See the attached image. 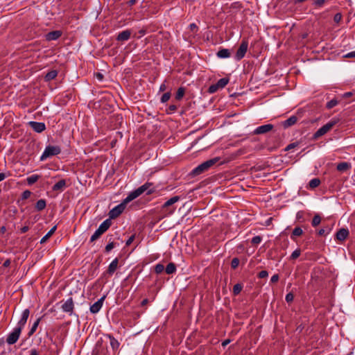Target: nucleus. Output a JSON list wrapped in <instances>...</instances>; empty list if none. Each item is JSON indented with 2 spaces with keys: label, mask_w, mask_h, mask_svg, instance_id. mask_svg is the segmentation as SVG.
<instances>
[{
  "label": "nucleus",
  "mask_w": 355,
  "mask_h": 355,
  "mask_svg": "<svg viewBox=\"0 0 355 355\" xmlns=\"http://www.w3.org/2000/svg\"><path fill=\"white\" fill-rule=\"evenodd\" d=\"M220 159V157H216L202 162V164H199L198 166L194 168L190 172L189 175L193 178L203 173L205 171H207L211 166L217 164L219 162Z\"/></svg>",
  "instance_id": "nucleus-1"
},
{
  "label": "nucleus",
  "mask_w": 355,
  "mask_h": 355,
  "mask_svg": "<svg viewBox=\"0 0 355 355\" xmlns=\"http://www.w3.org/2000/svg\"><path fill=\"white\" fill-rule=\"evenodd\" d=\"M340 119L334 118L330 120L327 123L320 128L313 135V139H317L322 135L328 132L336 123L339 122Z\"/></svg>",
  "instance_id": "nucleus-2"
},
{
  "label": "nucleus",
  "mask_w": 355,
  "mask_h": 355,
  "mask_svg": "<svg viewBox=\"0 0 355 355\" xmlns=\"http://www.w3.org/2000/svg\"><path fill=\"white\" fill-rule=\"evenodd\" d=\"M180 199V197L178 196H175L167 201H166L164 205L162 206V211L165 216L171 215L173 214L175 211V207H171V206L175 202H178Z\"/></svg>",
  "instance_id": "nucleus-3"
},
{
  "label": "nucleus",
  "mask_w": 355,
  "mask_h": 355,
  "mask_svg": "<svg viewBox=\"0 0 355 355\" xmlns=\"http://www.w3.org/2000/svg\"><path fill=\"white\" fill-rule=\"evenodd\" d=\"M61 153V148L58 146H46L42 155L40 157V161H44L47 158L58 155Z\"/></svg>",
  "instance_id": "nucleus-4"
},
{
  "label": "nucleus",
  "mask_w": 355,
  "mask_h": 355,
  "mask_svg": "<svg viewBox=\"0 0 355 355\" xmlns=\"http://www.w3.org/2000/svg\"><path fill=\"white\" fill-rule=\"evenodd\" d=\"M248 49V41L246 38H243L241 40L240 46H239L236 54L234 55V59L237 61L241 60L245 57V53H247Z\"/></svg>",
  "instance_id": "nucleus-5"
},
{
  "label": "nucleus",
  "mask_w": 355,
  "mask_h": 355,
  "mask_svg": "<svg viewBox=\"0 0 355 355\" xmlns=\"http://www.w3.org/2000/svg\"><path fill=\"white\" fill-rule=\"evenodd\" d=\"M92 355H109L107 347L102 339L98 340L92 350Z\"/></svg>",
  "instance_id": "nucleus-6"
},
{
  "label": "nucleus",
  "mask_w": 355,
  "mask_h": 355,
  "mask_svg": "<svg viewBox=\"0 0 355 355\" xmlns=\"http://www.w3.org/2000/svg\"><path fill=\"white\" fill-rule=\"evenodd\" d=\"M135 191L137 192V193L140 196L144 192H146V195H151L154 193L156 191V189L155 187H153V184L152 182H146L137 189Z\"/></svg>",
  "instance_id": "nucleus-7"
},
{
  "label": "nucleus",
  "mask_w": 355,
  "mask_h": 355,
  "mask_svg": "<svg viewBox=\"0 0 355 355\" xmlns=\"http://www.w3.org/2000/svg\"><path fill=\"white\" fill-rule=\"evenodd\" d=\"M126 205L123 202H121L119 205L114 207L109 212V219H115L119 217L125 209Z\"/></svg>",
  "instance_id": "nucleus-8"
},
{
  "label": "nucleus",
  "mask_w": 355,
  "mask_h": 355,
  "mask_svg": "<svg viewBox=\"0 0 355 355\" xmlns=\"http://www.w3.org/2000/svg\"><path fill=\"white\" fill-rule=\"evenodd\" d=\"M21 331L22 329L21 328L16 327L13 331L8 334L6 338L7 343L9 345L16 343L21 335Z\"/></svg>",
  "instance_id": "nucleus-9"
},
{
  "label": "nucleus",
  "mask_w": 355,
  "mask_h": 355,
  "mask_svg": "<svg viewBox=\"0 0 355 355\" xmlns=\"http://www.w3.org/2000/svg\"><path fill=\"white\" fill-rule=\"evenodd\" d=\"M63 312L67 313L69 315L73 314L74 303L72 297H69L61 306Z\"/></svg>",
  "instance_id": "nucleus-10"
},
{
  "label": "nucleus",
  "mask_w": 355,
  "mask_h": 355,
  "mask_svg": "<svg viewBox=\"0 0 355 355\" xmlns=\"http://www.w3.org/2000/svg\"><path fill=\"white\" fill-rule=\"evenodd\" d=\"M274 125L270 123L262 125L254 129V130L253 131V135H264L272 131Z\"/></svg>",
  "instance_id": "nucleus-11"
},
{
  "label": "nucleus",
  "mask_w": 355,
  "mask_h": 355,
  "mask_svg": "<svg viewBox=\"0 0 355 355\" xmlns=\"http://www.w3.org/2000/svg\"><path fill=\"white\" fill-rule=\"evenodd\" d=\"M28 125L37 133H41L46 130V125L43 122L30 121Z\"/></svg>",
  "instance_id": "nucleus-12"
},
{
  "label": "nucleus",
  "mask_w": 355,
  "mask_h": 355,
  "mask_svg": "<svg viewBox=\"0 0 355 355\" xmlns=\"http://www.w3.org/2000/svg\"><path fill=\"white\" fill-rule=\"evenodd\" d=\"M106 296L103 295L101 297L97 302L94 303L89 308L90 312L92 313H97L103 306V302L105 299Z\"/></svg>",
  "instance_id": "nucleus-13"
},
{
  "label": "nucleus",
  "mask_w": 355,
  "mask_h": 355,
  "mask_svg": "<svg viewBox=\"0 0 355 355\" xmlns=\"http://www.w3.org/2000/svg\"><path fill=\"white\" fill-rule=\"evenodd\" d=\"M29 314H30L29 309H24L22 313H21V318L19 320L17 327H18L21 328V329H23V328L24 327V326H25V324H26V323L27 322V320L28 318Z\"/></svg>",
  "instance_id": "nucleus-14"
},
{
  "label": "nucleus",
  "mask_w": 355,
  "mask_h": 355,
  "mask_svg": "<svg viewBox=\"0 0 355 355\" xmlns=\"http://www.w3.org/2000/svg\"><path fill=\"white\" fill-rule=\"evenodd\" d=\"M62 32L61 31H53L45 35V39L46 41L56 40L62 36Z\"/></svg>",
  "instance_id": "nucleus-15"
},
{
  "label": "nucleus",
  "mask_w": 355,
  "mask_h": 355,
  "mask_svg": "<svg viewBox=\"0 0 355 355\" xmlns=\"http://www.w3.org/2000/svg\"><path fill=\"white\" fill-rule=\"evenodd\" d=\"M131 34H132L131 30L127 29V30L123 31L122 32H120L117 35L116 40L119 42L127 41L130 38Z\"/></svg>",
  "instance_id": "nucleus-16"
},
{
  "label": "nucleus",
  "mask_w": 355,
  "mask_h": 355,
  "mask_svg": "<svg viewBox=\"0 0 355 355\" xmlns=\"http://www.w3.org/2000/svg\"><path fill=\"white\" fill-rule=\"evenodd\" d=\"M349 234V232L347 229L340 228L336 234V239L339 241H344Z\"/></svg>",
  "instance_id": "nucleus-17"
},
{
  "label": "nucleus",
  "mask_w": 355,
  "mask_h": 355,
  "mask_svg": "<svg viewBox=\"0 0 355 355\" xmlns=\"http://www.w3.org/2000/svg\"><path fill=\"white\" fill-rule=\"evenodd\" d=\"M105 336L109 338L111 348L114 353H115L119 347V342L111 334H106Z\"/></svg>",
  "instance_id": "nucleus-18"
},
{
  "label": "nucleus",
  "mask_w": 355,
  "mask_h": 355,
  "mask_svg": "<svg viewBox=\"0 0 355 355\" xmlns=\"http://www.w3.org/2000/svg\"><path fill=\"white\" fill-rule=\"evenodd\" d=\"M297 121V117L295 115L290 116L288 119L282 122V126L286 129L293 125Z\"/></svg>",
  "instance_id": "nucleus-19"
},
{
  "label": "nucleus",
  "mask_w": 355,
  "mask_h": 355,
  "mask_svg": "<svg viewBox=\"0 0 355 355\" xmlns=\"http://www.w3.org/2000/svg\"><path fill=\"white\" fill-rule=\"evenodd\" d=\"M119 259L115 258L109 265L107 270V273L109 275H112L118 268Z\"/></svg>",
  "instance_id": "nucleus-20"
},
{
  "label": "nucleus",
  "mask_w": 355,
  "mask_h": 355,
  "mask_svg": "<svg viewBox=\"0 0 355 355\" xmlns=\"http://www.w3.org/2000/svg\"><path fill=\"white\" fill-rule=\"evenodd\" d=\"M112 225V220L109 218L105 220L98 227L99 230L103 234L110 228Z\"/></svg>",
  "instance_id": "nucleus-21"
},
{
  "label": "nucleus",
  "mask_w": 355,
  "mask_h": 355,
  "mask_svg": "<svg viewBox=\"0 0 355 355\" xmlns=\"http://www.w3.org/2000/svg\"><path fill=\"white\" fill-rule=\"evenodd\" d=\"M66 187V180L62 179L56 182L52 187L53 191H62Z\"/></svg>",
  "instance_id": "nucleus-22"
},
{
  "label": "nucleus",
  "mask_w": 355,
  "mask_h": 355,
  "mask_svg": "<svg viewBox=\"0 0 355 355\" xmlns=\"http://www.w3.org/2000/svg\"><path fill=\"white\" fill-rule=\"evenodd\" d=\"M58 71L57 70L53 69L49 71L45 76H44V80L46 82H49L53 79H55L58 76Z\"/></svg>",
  "instance_id": "nucleus-23"
},
{
  "label": "nucleus",
  "mask_w": 355,
  "mask_h": 355,
  "mask_svg": "<svg viewBox=\"0 0 355 355\" xmlns=\"http://www.w3.org/2000/svg\"><path fill=\"white\" fill-rule=\"evenodd\" d=\"M139 196V195L137 193V192L134 190L128 195V196L122 201V202L126 205L128 202H131Z\"/></svg>",
  "instance_id": "nucleus-24"
},
{
  "label": "nucleus",
  "mask_w": 355,
  "mask_h": 355,
  "mask_svg": "<svg viewBox=\"0 0 355 355\" xmlns=\"http://www.w3.org/2000/svg\"><path fill=\"white\" fill-rule=\"evenodd\" d=\"M216 55L220 58H227L231 55L230 51L227 49H220L217 53Z\"/></svg>",
  "instance_id": "nucleus-25"
},
{
  "label": "nucleus",
  "mask_w": 355,
  "mask_h": 355,
  "mask_svg": "<svg viewBox=\"0 0 355 355\" xmlns=\"http://www.w3.org/2000/svg\"><path fill=\"white\" fill-rule=\"evenodd\" d=\"M350 168H351V164L349 163L345 162L338 163L336 166V169L340 172L346 171L348 169H349Z\"/></svg>",
  "instance_id": "nucleus-26"
},
{
  "label": "nucleus",
  "mask_w": 355,
  "mask_h": 355,
  "mask_svg": "<svg viewBox=\"0 0 355 355\" xmlns=\"http://www.w3.org/2000/svg\"><path fill=\"white\" fill-rule=\"evenodd\" d=\"M46 201L44 199H40L37 201L35 208L37 211H41L46 208Z\"/></svg>",
  "instance_id": "nucleus-27"
},
{
  "label": "nucleus",
  "mask_w": 355,
  "mask_h": 355,
  "mask_svg": "<svg viewBox=\"0 0 355 355\" xmlns=\"http://www.w3.org/2000/svg\"><path fill=\"white\" fill-rule=\"evenodd\" d=\"M302 234H303L302 229L300 227H296L294 228V230H293V232L291 233V239L293 241H295V238L297 236H300Z\"/></svg>",
  "instance_id": "nucleus-28"
},
{
  "label": "nucleus",
  "mask_w": 355,
  "mask_h": 355,
  "mask_svg": "<svg viewBox=\"0 0 355 355\" xmlns=\"http://www.w3.org/2000/svg\"><path fill=\"white\" fill-rule=\"evenodd\" d=\"M176 265L174 263L171 262L166 266L165 268V272L166 274L171 275L175 273L176 272Z\"/></svg>",
  "instance_id": "nucleus-29"
},
{
  "label": "nucleus",
  "mask_w": 355,
  "mask_h": 355,
  "mask_svg": "<svg viewBox=\"0 0 355 355\" xmlns=\"http://www.w3.org/2000/svg\"><path fill=\"white\" fill-rule=\"evenodd\" d=\"M57 226H53L48 232L47 234L44 236L42 239L40 240V243H44L55 232L56 230Z\"/></svg>",
  "instance_id": "nucleus-30"
},
{
  "label": "nucleus",
  "mask_w": 355,
  "mask_h": 355,
  "mask_svg": "<svg viewBox=\"0 0 355 355\" xmlns=\"http://www.w3.org/2000/svg\"><path fill=\"white\" fill-rule=\"evenodd\" d=\"M42 318H39L36 320V321L33 323L32 327L31 328L30 331L28 333V336L30 337L32 335L34 334V333L36 331L37 328L40 324V322L41 321Z\"/></svg>",
  "instance_id": "nucleus-31"
},
{
  "label": "nucleus",
  "mask_w": 355,
  "mask_h": 355,
  "mask_svg": "<svg viewBox=\"0 0 355 355\" xmlns=\"http://www.w3.org/2000/svg\"><path fill=\"white\" fill-rule=\"evenodd\" d=\"M40 176L39 175H32L26 178V182L28 185H32L35 183Z\"/></svg>",
  "instance_id": "nucleus-32"
},
{
  "label": "nucleus",
  "mask_w": 355,
  "mask_h": 355,
  "mask_svg": "<svg viewBox=\"0 0 355 355\" xmlns=\"http://www.w3.org/2000/svg\"><path fill=\"white\" fill-rule=\"evenodd\" d=\"M230 79L228 78H223L218 80L216 83L219 89L225 87L229 83Z\"/></svg>",
  "instance_id": "nucleus-33"
},
{
  "label": "nucleus",
  "mask_w": 355,
  "mask_h": 355,
  "mask_svg": "<svg viewBox=\"0 0 355 355\" xmlns=\"http://www.w3.org/2000/svg\"><path fill=\"white\" fill-rule=\"evenodd\" d=\"M184 94L185 88L183 87H179L175 94V99L177 101H180L183 98Z\"/></svg>",
  "instance_id": "nucleus-34"
},
{
  "label": "nucleus",
  "mask_w": 355,
  "mask_h": 355,
  "mask_svg": "<svg viewBox=\"0 0 355 355\" xmlns=\"http://www.w3.org/2000/svg\"><path fill=\"white\" fill-rule=\"evenodd\" d=\"M320 184V180L319 178H313L310 180L309 186L311 189H315L318 187Z\"/></svg>",
  "instance_id": "nucleus-35"
},
{
  "label": "nucleus",
  "mask_w": 355,
  "mask_h": 355,
  "mask_svg": "<svg viewBox=\"0 0 355 355\" xmlns=\"http://www.w3.org/2000/svg\"><path fill=\"white\" fill-rule=\"evenodd\" d=\"M243 285L240 283L236 284L233 287V294L234 295H238L241 291H242Z\"/></svg>",
  "instance_id": "nucleus-36"
},
{
  "label": "nucleus",
  "mask_w": 355,
  "mask_h": 355,
  "mask_svg": "<svg viewBox=\"0 0 355 355\" xmlns=\"http://www.w3.org/2000/svg\"><path fill=\"white\" fill-rule=\"evenodd\" d=\"M301 254V250L300 248L296 249L293 252L291 255L289 257L290 261L295 260L297 259Z\"/></svg>",
  "instance_id": "nucleus-37"
},
{
  "label": "nucleus",
  "mask_w": 355,
  "mask_h": 355,
  "mask_svg": "<svg viewBox=\"0 0 355 355\" xmlns=\"http://www.w3.org/2000/svg\"><path fill=\"white\" fill-rule=\"evenodd\" d=\"M101 235H103V233L99 230L97 229L93 234V235L91 236L90 242L92 243L95 241L96 240L99 239L101 236Z\"/></svg>",
  "instance_id": "nucleus-38"
},
{
  "label": "nucleus",
  "mask_w": 355,
  "mask_h": 355,
  "mask_svg": "<svg viewBox=\"0 0 355 355\" xmlns=\"http://www.w3.org/2000/svg\"><path fill=\"white\" fill-rule=\"evenodd\" d=\"M321 222V217L318 214H315L311 221V225L313 227L318 226Z\"/></svg>",
  "instance_id": "nucleus-39"
},
{
  "label": "nucleus",
  "mask_w": 355,
  "mask_h": 355,
  "mask_svg": "<svg viewBox=\"0 0 355 355\" xmlns=\"http://www.w3.org/2000/svg\"><path fill=\"white\" fill-rule=\"evenodd\" d=\"M338 104V101H337L336 98H334V99L331 100L330 101L327 102V103L326 104V107L328 110H330V109L334 107L335 106H336Z\"/></svg>",
  "instance_id": "nucleus-40"
},
{
  "label": "nucleus",
  "mask_w": 355,
  "mask_h": 355,
  "mask_svg": "<svg viewBox=\"0 0 355 355\" xmlns=\"http://www.w3.org/2000/svg\"><path fill=\"white\" fill-rule=\"evenodd\" d=\"M165 269L164 266L162 263H157L154 268L155 273L160 274Z\"/></svg>",
  "instance_id": "nucleus-41"
},
{
  "label": "nucleus",
  "mask_w": 355,
  "mask_h": 355,
  "mask_svg": "<svg viewBox=\"0 0 355 355\" xmlns=\"http://www.w3.org/2000/svg\"><path fill=\"white\" fill-rule=\"evenodd\" d=\"M31 194H32V192H31V191H29V190H26V191H24L21 193V199H20V200H26V199L29 198H30V196H31Z\"/></svg>",
  "instance_id": "nucleus-42"
},
{
  "label": "nucleus",
  "mask_w": 355,
  "mask_h": 355,
  "mask_svg": "<svg viewBox=\"0 0 355 355\" xmlns=\"http://www.w3.org/2000/svg\"><path fill=\"white\" fill-rule=\"evenodd\" d=\"M239 263H240V261H239V258H237V257L233 258L231 261V268L232 269H236L239 266Z\"/></svg>",
  "instance_id": "nucleus-43"
},
{
  "label": "nucleus",
  "mask_w": 355,
  "mask_h": 355,
  "mask_svg": "<svg viewBox=\"0 0 355 355\" xmlns=\"http://www.w3.org/2000/svg\"><path fill=\"white\" fill-rule=\"evenodd\" d=\"M300 141H295V142H293V143H291L290 144H288L284 149L285 151H288L291 149H293L296 147H297L299 145H300Z\"/></svg>",
  "instance_id": "nucleus-44"
},
{
  "label": "nucleus",
  "mask_w": 355,
  "mask_h": 355,
  "mask_svg": "<svg viewBox=\"0 0 355 355\" xmlns=\"http://www.w3.org/2000/svg\"><path fill=\"white\" fill-rule=\"evenodd\" d=\"M219 89L217 84H213L211 85H210L207 89V92L209 93V94H214L215 92H216Z\"/></svg>",
  "instance_id": "nucleus-45"
},
{
  "label": "nucleus",
  "mask_w": 355,
  "mask_h": 355,
  "mask_svg": "<svg viewBox=\"0 0 355 355\" xmlns=\"http://www.w3.org/2000/svg\"><path fill=\"white\" fill-rule=\"evenodd\" d=\"M116 245V243H108V244L105 248V252H110L115 246Z\"/></svg>",
  "instance_id": "nucleus-46"
},
{
  "label": "nucleus",
  "mask_w": 355,
  "mask_h": 355,
  "mask_svg": "<svg viewBox=\"0 0 355 355\" xmlns=\"http://www.w3.org/2000/svg\"><path fill=\"white\" fill-rule=\"evenodd\" d=\"M171 96V92L164 93L161 97V100H160L161 102L163 103L167 102L170 99Z\"/></svg>",
  "instance_id": "nucleus-47"
},
{
  "label": "nucleus",
  "mask_w": 355,
  "mask_h": 355,
  "mask_svg": "<svg viewBox=\"0 0 355 355\" xmlns=\"http://www.w3.org/2000/svg\"><path fill=\"white\" fill-rule=\"evenodd\" d=\"M262 241V237L260 236H254L251 240V243L252 245H258Z\"/></svg>",
  "instance_id": "nucleus-48"
},
{
  "label": "nucleus",
  "mask_w": 355,
  "mask_h": 355,
  "mask_svg": "<svg viewBox=\"0 0 355 355\" xmlns=\"http://www.w3.org/2000/svg\"><path fill=\"white\" fill-rule=\"evenodd\" d=\"M326 0H314L313 5L316 8H322Z\"/></svg>",
  "instance_id": "nucleus-49"
},
{
  "label": "nucleus",
  "mask_w": 355,
  "mask_h": 355,
  "mask_svg": "<svg viewBox=\"0 0 355 355\" xmlns=\"http://www.w3.org/2000/svg\"><path fill=\"white\" fill-rule=\"evenodd\" d=\"M285 300H286L287 303L290 304V303L293 302V301L294 300V295H293V293L290 292L288 294H286Z\"/></svg>",
  "instance_id": "nucleus-50"
},
{
  "label": "nucleus",
  "mask_w": 355,
  "mask_h": 355,
  "mask_svg": "<svg viewBox=\"0 0 355 355\" xmlns=\"http://www.w3.org/2000/svg\"><path fill=\"white\" fill-rule=\"evenodd\" d=\"M116 236H118V234L116 233L115 234ZM119 236H116V239H119ZM116 239V237H114V235L113 234H107V236H106V239L108 241V243H114V239Z\"/></svg>",
  "instance_id": "nucleus-51"
},
{
  "label": "nucleus",
  "mask_w": 355,
  "mask_h": 355,
  "mask_svg": "<svg viewBox=\"0 0 355 355\" xmlns=\"http://www.w3.org/2000/svg\"><path fill=\"white\" fill-rule=\"evenodd\" d=\"M178 109V105H170L169 107H168V110H167V112L168 113H172V112H174L177 110Z\"/></svg>",
  "instance_id": "nucleus-52"
},
{
  "label": "nucleus",
  "mask_w": 355,
  "mask_h": 355,
  "mask_svg": "<svg viewBox=\"0 0 355 355\" xmlns=\"http://www.w3.org/2000/svg\"><path fill=\"white\" fill-rule=\"evenodd\" d=\"M259 278H265L268 276V272L266 270H261L258 273Z\"/></svg>",
  "instance_id": "nucleus-53"
},
{
  "label": "nucleus",
  "mask_w": 355,
  "mask_h": 355,
  "mask_svg": "<svg viewBox=\"0 0 355 355\" xmlns=\"http://www.w3.org/2000/svg\"><path fill=\"white\" fill-rule=\"evenodd\" d=\"M342 19V15L341 13L338 12V13H336L334 17V21L336 22V23H339Z\"/></svg>",
  "instance_id": "nucleus-54"
},
{
  "label": "nucleus",
  "mask_w": 355,
  "mask_h": 355,
  "mask_svg": "<svg viewBox=\"0 0 355 355\" xmlns=\"http://www.w3.org/2000/svg\"><path fill=\"white\" fill-rule=\"evenodd\" d=\"M135 234L132 235L125 242V245L129 246L134 241Z\"/></svg>",
  "instance_id": "nucleus-55"
},
{
  "label": "nucleus",
  "mask_w": 355,
  "mask_h": 355,
  "mask_svg": "<svg viewBox=\"0 0 355 355\" xmlns=\"http://www.w3.org/2000/svg\"><path fill=\"white\" fill-rule=\"evenodd\" d=\"M279 279V275L275 274L271 277L270 282L271 283H276L278 282Z\"/></svg>",
  "instance_id": "nucleus-56"
},
{
  "label": "nucleus",
  "mask_w": 355,
  "mask_h": 355,
  "mask_svg": "<svg viewBox=\"0 0 355 355\" xmlns=\"http://www.w3.org/2000/svg\"><path fill=\"white\" fill-rule=\"evenodd\" d=\"M10 263H11V260H10V259H6V260L4 261V263H3V266L4 268H8V267H9V266H10Z\"/></svg>",
  "instance_id": "nucleus-57"
},
{
  "label": "nucleus",
  "mask_w": 355,
  "mask_h": 355,
  "mask_svg": "<svg viewBox=\"0 0 355 355\" xmlns=\"http://www.w3.org/2000/svg\"><path fill=\"white\" fill-rule=\"evenodd\" d=\"M29 230V227L28 226H24L23 227H21L20 229V232L21 234H24V233H26V232H28Z\"/></svg>",
  "instance_id": "nucleus-58"
},
{
  "label": "nucleus",
  "mask_w": 355,
  "mask_h": 355,
  "mask_svg": "<svg viewBox=\"0 0 355 355\" xmlns=\"http://www.w3.org/2000/svg\"><path fill=\"white\" fill-rule=\"evenodd\" d=\"M138 0H130L127 2L129 6H132L137 3Z\"/></svg>",
  "instance_id": "nucleus-59"
},
{
  "label": "nucleus",
  "mask_w": 355,
  "mask_h": 355,
  "mask_svg": "<svg viewBox=\"0 0 355 355\" xmlns=\"http://www.w3.org/2000/svg\"><path fill=\"white\" fill-rule=\"evenodd\" d=\"M345 57V58H355V51L348 53Z\"/></svg>",
  "instance_id": "nucleus-60"
},
{
  "label": "nucleus",
  "mask_w": 355,
  "mask_h": 355,
  "mask_svg": "<svg viewBox=\"0 0 355 355\" xmlns=\"http://www.w3.org/2000/svg\"><path fill=\"white\" fill-rule=\"evenodd\" d=\"M166 89V85L165 83H163L159 87V92H164Z\"/></svg>",
  "instance_id": "nucleus-61"
},
{
  "label": "nucleus",
  "mask_w": 355,
  "mask_h": 355,
  "mask_svg": "<svg viewBox=\"0 0 355 355\" xmlns=\"http://www.w3.org/2000/svg\"><path fill=\"white\" fill-rule=\"evenodd\" d=\"M30 355H39V353L36 349H32L30 352Z\"/></svg>",
  "instance_id": "nucleus-62"
},
{
  "label": "nucleus",
  "mask_w": 355,
  "mask_h": 355,
  "mask_svg": "<svg viewBox=\"0 0 355 355\" xmlns=\"http://www.w3.org/2000/svg\"><path fill=\"white\" fill-rule=\"evenodd\" d=\"M148 303V300L147 298L144 299L141 302V306H144Z\"/></svg>",
  "instance_id": "nucleus-63"
},
{
  "label": "nucleus",
  "mask_w": 355,
  "mask_h": 355,
  "mask_svg": "<svg viewBox=\"0 0 355 355\" xmlns=\"http://www.w3.org/2000/svg\"><path fill=\"white\" fill-rule=\"evenodd\" d=\"M318 235L320 236H323L325 234V230L324 229H320L319 230V231L318 232Z\"/></svg>",
  "instance_id": "nucleus-64"
}]
</instances>
